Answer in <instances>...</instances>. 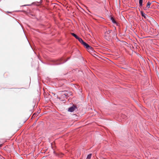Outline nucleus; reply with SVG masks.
Wrapping results in <instances>:
<instances>
[{
    "label": "nucleus",
    "instance_id": "13",
    "mask_svg": "<svg viewBox=\"0 0 159 159\" xmlns=\"http://www.w3.org/2000/svg\"><path fill=\"white\" fill-rule=\"evenodd\" d=\"M30 5H23V6H29Z\"/></svg>",
    "mask_w": 159,
    "mask_h": 159
},
{
    "label": "nucleus",
    "instance_id": "14",
    "mask_svg": "<svg viewBox=\"0 0 159 159\" xmlns=\"http://www.w3.org/2000/svg\"><path fill=\"white\" fill-rule=\"evenodd\" d=\"M1 145H0V147H1Z\"/></svg>",
    "mask_w": 159,
    "mask_h": 159
},
{
    "label": "nucleus",
    "instance_id": "3",
    "mask_svg": "<svg viewBox=\"0 0 159 159\" xmlns=\"http://www.w3.org/2000/svg\"><path fill=\"white\" fill-rule=\"evenodd\" d=\"M82 44L84 45V46L88 50L92 49V48L87 43L84 42Z\"/></svg>",
    "mask_w": 159,
    "mask_h": 159
},
{
    "label": "nucleus",
    "instance_id": "12",
    "mask_svg": "<svg viewBox=\"0 0 159 159\" xmlns=\"http://www.w3.org/2000/svg\"><path fill=\"white\" fill-rule=\"evenodd\" d=\"M91 157V154H89L87 156L86 159H90Z\"/></svg>",
    "mask_w": 159,
    "mask_h": 159
},
{
    "label": "nucleus",
    "instance_id": "7",
    "mask_svg": "<svg viewBox=\"0 0 159 159\" xmlns=\"http://www.w3.org/2000/svg\"><path fill=\"white\" fill-rule=\"evenodd\" d=\"M77 39L81 43V44H82V43L84 42V41H83V40L81 38L79 37H78V38Z\"/></svg>",
    "mask_w": 159,
    "mask_h": 159
},
{
    "label": "nucleus",
    "instance_id": "10",
    "mask_svg": "<svg viewBox=\"0 0 159 159\" xmlns=\"http://www.w3.org/2000/svg\"><path fill=\"white\" fill-rule=\"evenodd\" d=\"M71 34L72 36L74 37L76 39H77L78 37V36L76 34L73 33H71Z\"/></svg>",
    "mask_w": 159,
    "mask_h": 159
},
{
    "label": "nucleus",
    "instance_id": "4",
    "mask_svg": "<svg viewBox=\"0 0 159 159\" xmlns=\"http://www.w3.org/2000/svg\"><path fill=\"white\" fill-rule=\"evenodd\" d=\"M75 108L74 106L71 107L69 108L68 111L70 112H72L74 111Z\"/></svg>",
    "mask_w": 159,
    "mask_h": 159
},
{
    "label": "nucleus",
    "instance_id": "1",
    "mask_svg": "<svg viewBox=\"0 0 159 159\" xmlns=\"http://www.w3.org/2000/svg\"><path fill=\"white\" fill-rule=\"evenodd\" d=\"M112 31L111 30L109 29H106V31L104 33V37L108 41H110L112 37L110 33Z\"/></svg>",
    "mask_w": 159,
    "mask_h": 159
},
{
    "label": "nucleus",
    "instance_id": "6",
    "mask_svg": "<svg viewBox=\"0 0 159 159\" xmlns=\"http://www.w3.org/2000/svg\"><path fill=\"white\" fill-rule=\"evenodd\" d=\"M59 60H60V62L59 63H56L55 64L56 65H59V64H62V63H64L66 61H62V59H60Z\"/></svg>",
    "mask_w": 159,
    "mask_h": 159
},
{
    "label": "nucleus",
    "instance_id": "2",
    "mask_svg": "<svg viewBox=\"0 0 159 159\" xmlns=\"http://www.w3.org/2000/svg\"><path fill=\"white\" fill-rule=\"evenodd\" d=\"M67 92L66 91H62L60 92V94H61L62 95L61 97L59 98V99L61 101H63L66 99L67 98V97L69 96L68 94H67Z\"/></svg>",
    "mask_w": 159,
    "mask_h": 159
},
{
    "label": "nucleus",
    "instance_id": "9",
    "mask_svg": "<svg viewBox=\"0 0 159 159\" xmlns=\"http://www.w3.org/2000/svg\"><path fill=\"white\" fill-rule=\"evenodd\" d=\"M151 3L149 2H148L147 3L146 6L147 7H148V8H149L150 7V6L151 5Z\"/></svg>",
    "mask_w": 159,
    "mask_h": 159
},
{
    "label": "nucleus",
    "instance_id": "8",
    "mask_svg": "<svg viewBox=\"0 0 159 159\" xmlns=\"http://www.w3.org/2000/svg\"><path fill=\"white\" fill-rule=\"evenodd\" d=\"M111 20L113 23L116 24H117L116 22V21L114 18L113 17H111Z\"/></svg>",
    "mask_w": 159,
    "mask_h": 159
},
{
    "label": "nucleus",
    "instance_id": "5",
    "mask_svg": "<svg viewBox=\"0 0 159 159\" xmlns=\"http://www.w3.org/2000/svg\"><path fill=\"white\" fill-rule=\"evenodd\" d=\"M141 13L142 17H143L145 19L147 18V17L148 16L147 15L144 13L142 11H141Z\"/></svg>",
    "mask_w": 159,
    "mask_h": 159
},
{
    "label": "nucleus",
    "instance_id": "11",
    "mask_svg": "<svg viewBox=\"0 0 159 159\" xmlns=\"http://www.w3.org/2000/svg\"><path fill=\"white\" fill-rule=\"evenodd\" d=\"M139 4L141 7L143 5V0H139Z\"/></svg>",
    "mask_w": 159,
    "mask_h": 159
},
{
    "label": "nucleus",
    "instance_id": "15",
    "mask_svg": "<svg viewBox=\"0 0 159 159\" xmlns=\"http://www.w3.org/2000/svg\"><path fill=\"white\" fill-rule=\"evenodd\" d=\"M70 95H71V93H70V94H69V95H70Z\"/></svg>",
    "mask_w": 159,
    "mask_h": 159
}]
</instances>
